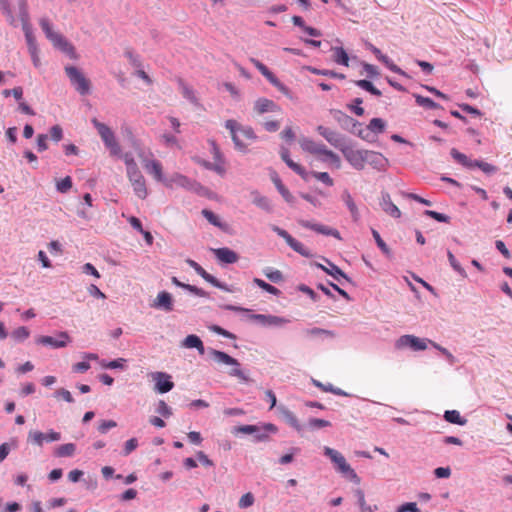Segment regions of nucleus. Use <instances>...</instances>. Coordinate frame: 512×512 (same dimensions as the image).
<instances>
[{
    "mask_svg": "<svg viewBox=\"0 0 512 512\" xmlns=\"http://www.w3.org/2000/svg\"><path fill=\"white\" fill-rule=\"evenodd\" d=\"M259 431V427L256 425H242L238 426L234 429V433H242V434H253Z\"/></svg>",
    "mask_w": 512,
    "mask_h": 512,
    "instance_id": "e2e57ef3",
    "label": "nucleus"
},
{
    "mask_svg": "<svg viewBox=\"0 0 512 512\" xmlns=\"http://www.w3.org/2000/svg\"><path fill=\"white\" fill-rule=\"evenodd\" d=\"M76 451V446L75 444L73 443H66V444H63V445H60L57 449H56V456L58 457H69V456H72Z\"/></svg>",
    "mask_w": 512,
    "mask_h": 512,
    "instance_id": "e433bc0d",
    "label": "nucleus"
},
{
    "mask_svg": "<svg viewBox=\"0 0 512 512\" xmlns=\"http://www.w3.org/2000/svg\"><path fill=\"white\" fill-rule=\"evenodd\" d=\"M328 264H329V267H325L323 266L322 264H317V267L321 268L322 270H324L327 274H329L330 276H332L335 280L339 281L340 278H345L347 279V276L345 275V273L338 267L336 266L335 264L327 261Z\"/></svg>",
    "mask_w": 512,
    "mask_h": 512,
    "instance_id": "7c9ffc66",
    "label": "nucleus"
},
{
    "mask_svg": "<svg viewBox=\"0 0 512 512\" xmlns=\"http://www.w3.org/2000/svg\"><path fill=\"white\" fill-rule=\"evenodd\" d=\"M357 86H359L360 88L370 92L371 94L375 95V96H381L382 93L379 89H377L370 81L368 80H358L355 82Z\"/></svg>",
    "mask_w": 512,
    "mask_h": 512,
    "instance_id": "a18cd8bd",
    "label": "nucleus"
},
{
    "mask_svg": "<svg viewBox=\"0 0 512 512\" xmlns=\"http://www.w3.org/2000/svg\"><path fill=\"white\" fill-rule=\"evenodd\" d=\"M300 146L304 151H307L314 155H323L331 160L337 168L340 167V158L333 151L328 150L325 145L317 144L313 140L303 138L300 140Z\"/></svg>",
    "mask_w": 512,
    "mask_h": 512,
    "instance_id": "0eeeda50",
    "label": "nucleus"
},
{
    "mask_svg": "<svg viewBox=\"0 0 512 512\" xmlns=\"http://www.w3.org/2000/svg\"><path fill=\"white\" fill-rule=\"evenodd\" d=\"M253 318L262 324L269 326H281L288 323L287 319L274 315L255 314L253 315Z\"/></svg>",
    "mask_w": 512,
    "mask_h": 512,
    "instance_id": "a878e982",
    "label": "nucleus"
},
{
    "mask_svg": "<svg viewBox=\"0 0 512 512\" xmlns=\"http://www.w3.org/2000/svg\"><path fill=\"white\" fill-rule=\"evenodd\" d=\"M91 123L97 130L100 138L102 139L105 147L109 150L111 156L120 155V145L116 140L114 132L106 124L98 121L96 118L91 120Z\"/></svg>",
    "mask_w": 512,
    "mask_h": 512,
    "instance_id": "39448f33",
    "label": "nucleus"
},
{
    "mask_svg": "<svg viewBox=\"0 0 512 512\" xmlns=\"http://www.w3.org/2000/svg\"><path fill=\"white\" fill-rule=\"evenodd\" d=\"M253 282L258 286L260 287L261 289H263L264 291L272 294V295H279L280 294V290L278 288H276L275 286L271 285V284H268L267 282H265L264 280L260 279V278H254L253 279Z\"/></svg>",
    "mask_w": 512,
    "mask_h": 512,
    "instance_id": "a19ab883",
    "label": "nucleus"
},
{
    "mask_svg": "<svg viewBox=\"0 0 512 512\" xmlns=\"http://www.w3.org/2000/svg\"><path fill=\"white\" fill-rule=\"evenodd\" d=\"M210 355L218 363L233 366V368L229 371L230 376L237 377L241 382L244 383L251 382V378L248 376V374L240 369V364L237 359L231 357L225 352L215 349L210 350Z\"/></svg>",
    "mask_w": 512,
    "mask_h": 512,
    "instance_id": "20e7f679",
    "label": "nucleus"
},
{
    "mask_svg": "<svg viewBox=\"0 0 512 512\" xmlns=\"http://www.w3.org/2000/svg\"><path fill=\"white\" fill-rule=\"evenodd\" d=\"M0 11L7 17L11 25H15V19L10 8L9 0H0Z\"/></svg>",
    "mask_w": 512,
    "mask_h": 512,
    "instance_id": "09e8293b",
    "label": "nucleus"
},
{
    "mask_svg": "<svg viewBox=\"0 0 512 512\" xmlns=\"http://www.w3.org/2000/svg\"><path fill=\"white\" fill-rule=\"evenodd\" d=\"M254 110L258 114L266 112H280V107L272 100L267 98H259L255 101Z\"/></svg>",
    "mask_w": 512,
    "mask_h": 512,
    "instance_id": "aec40b11",
    "label": "nucleus"
},
{
    "mask_svg": "<svg viewBox=\"0 0 512 512\" xmlns=\"http://www.w3.org/2000/svg\"><path fill=\"white\" fill-rule=\"evenodd\" d=\"M278 411H279L280 416L282 417V419L287 424H289L291 427H293L297 431H301L302 430V426L300 425L296 415L292 411H290L288 408H286L284 406H279L278 407Z\"/></svg>",
    "mask_w": 512,
    "mask_h": 512,
    "instance_id": "393cba45",
    "label": "nucleus"
},
{
    "mask_svg": "<svg viewBox=\"0 0 512 512\" xmlns=\"http://www.w3.org/2000/svg\"><path fill=\"white\" fill-rule=\"evenodd\" d=\"M265 276L272 282L277 283L283 280L282 272L267 268L264 270Z\"/></svg>",
    "mask_w": 512,
    "mask_h": 512,
    "instance_id": "864d4df0",
    "label": "nucleus"
},
{
    "mask_svg": "<svg viewBox=\"0 0 512 512\" xmlns=\"http://www.w3.org/2000/svg\"><path fill=\"white\" fill-rule=\"evenodd\" d=\"M252 195H253V203L255 205H257L258 207H260L268 212L271 211L272 207H271V204H270V201L268 200V198L260 195L257 191L252 192Z\"/></svg>",
    "mask_w": 512,
    "mask_h": 512,
    "instance_id": "c9c22d12",
    "label": "nucleus"
},
{
    "mask_svg": "<svg viewBox=\"0 0 512 512\" xmlns=\"http://www.w3.org/2000/svg\"><path fill=\"white\" fill-rule=\"evenodd\" d=\"M216 258L223 263L232 264L238 261V255L236 252L229 248H217L212 250Z\"/></svg>",
    "mask_w": 512,
    "mask_h": 512,
    "instance_id": "5701e85b",
    "label": "nucleus"
},
{
    "mask_svg": "<svg viewBox=\"0 0 512 512\" xmlns=\"http://www.w3.org/2000/svg\"><path fill=\"white\" fill-rule=\"evenodd\" d=\"M474 167H478L485 173H493L497 170V168L495 166H493L487 162L478 161V160L474 161Z\"/></svg>",
    "mask_w": 512,
    "mask_h": 512,
    "instance_id": "69168bd1",
    "label": "nucleus"
},
{
    "mask_svg": "<svg viewBox=\"0 0 512 512\" xmlns=\"http://www.w3.org/2000/svg\"><path fill=\"white\" fill-rule=\"evenodd\" d=\"M225 127L230 131L234 145L239 151L245 152L248 145L256 139V135L251 127L242 126L236 120H227Z\"/></svg>",
    "mask_w": 512,
    "mask_h": 512,
    "instance_id": "f257e3e1",
    "label": "nucleus"
},
{
    "mask_svg": "<svg viewBox=\"0 0 512 512\" xmlns=\"http://www.w3.org/2000/svg\"><path fill=\"white\" fill-rule=\"evenodd\" d=\"M284 162L287 164V166L290 169H292L295 173H297L302 179H304V180L308 179L309 174L306 172V170L301 165L294 162L291 158H289L288 160H286Z\"/></svg>",
    "mask_w": 512,
    "mask_h": 512,
    "instance_id": "79ce46f5",
    "label": "nucleus"
},
{
    "mask_svg": "<svg viewBox=\"0 0 512 512\" xmlns=\"http://www.w3.org/2000/svg\"><path fill=\"white\" fill-rule=\"evenodd\" d=\"M118 157H120L126 165V174H128L130 172H134L139 169L132 153L127 152V153L122 154L120 152V155Z\"/></svg>",
    "mask_w": 512,
    "mask_h": 512,
    "instance_id": "473e14b6",
    "label": "nucleus"
},
{
    "mask_svg": "<svg viewBox=\"0 0 512 512\" xmlns=\"http://www.w3.org/2000/svg\"><path fill=\"white\" fill-rule=\"evenodd\" d=\"M171 375L165 372H153L151 373V379L155 383V390L161 394L167 393L173 389L174 383L171 380Z\"/></svg>",
    "mask_w": 512,
    "mask_h": 512,
    "instance_id": "ddd939ff",
    "label": "nucleus"
},
{
    "mask_svg": "<svg viewBox=\"0 0 512 512\" xmlns=\"http://www.w3.org/2000/svg\"><path fill=\"white\" fill-rule=\"evenodd\" d=\"M11 336L17 341H24L30 336V331L26 327L21 326L16 328Z\"/></svg>",
    "mask_w": 512,
    "mask_h": 512,
    "instance_id": "3c124183",
    "label": "nucleus"
},
{
    "mask_svg": "<svg viewBox=\"0 0 512 512\" xmlns=\"http://www.w3.org/2000/svg\"><path fill=\"white\" fill-rule=\"evenodd\" d=\"M40 26L45 33L46 37L51 41L53 46L59 50H61L63 53L68 55L71 59H76L77 54L75 51L74 46L67 41L64 36H62L60 33H57L53 30L52 25L50 21L47 18L40 19Z\"/></svg>",
    "mask_w": 512,
    "mask_h": 512,
    "instance_id": "f03ea898",
    "label": "nucleus"
},
{
    "mask_svg": "<svg viewBox=\"0 0 512 512\" xmlns=\"http://www.w3.org/2000/svg\"><path fill=\"white\" fill-rule=\"evenodd\" d=\"M250 61L259 70V72L276 88L282 92H286L287 88L277 79V77L259 60L251 58Z\"/></svg>",
    "mask_w": 512,
    "mask_h": 512,
    "instance_id": "2eb2a0df",
    "label": "nucleus"
},
{
    "mask_svg": "<svg viewBox=\"0 0 512 512\" xmlns=\"http://www.w3.org/2000/svg\"><path fill=\"white\" fill-rule=\"evenodd\" d=\"M363 100L361 98H355L353 100V105H350L349 108L357 115L362 116L364 114V109L361 107Z\"/></svg>",
    "mask_w": 512,
    "mask_h": 512,
    "instance_id": "338daca9",
    "label": "nucleus"
},
{
    "mask_svg": "<svg viewBox=\"0 0 512 512\" xmlns=\"http://www.w3.org/2000/svg\"><path fill=\"white\" fill-rule=\"evenodd\" d=\"M152 306L157 309H163L166 312L173 310V299L169 292L161 291L155 298Z\"/></svg>",
    "mask_w": 512,
    "mask_h": 512,
    "instance_id": "6ab92c4d",
    "label": "nucleus"
},
{
    "mask_svg": "<svg viewBox=\"0 0 512 512\" xmlns=\"http://www.w3.org/2000/svg\"><path fill=\"white\" fill-rule=\"evenodd\" d=\"M311 175L316 178L317 180L323 182L324 184H326L327 186H333L334 185V181L333 179L329 176V174L327 172H312Z\"/></svg>",
    "mask_w": 512,
    "mask_h": 512,
    "instance_id": "5fc2aeb1",
    "label": "nucleus"
},
{
    "mask_svg": "<svg viewBox=\"0 0 512 512\" xmlns=\"http://www.w3.org/2000/svg\"><path fill=\"white\" fill-rule=\"evenodd\" d=\"M286 243L297 253L301 254L305 257H310L311 254L309 253V250L298 240L290 236V238L286 241Z\"/></svg>",
    "mask_w": 512,
    "mask_h": 512,
    "instance_id": "72a5a7b5",
    "label": "nucleus"
},
{
    "mask_svg": "<svg viewBox=\"0 0 512 512\" xmlns=\"http://www.w3.org/2000/svg\"><path fill=\"white\" fill-rule=\"evenodd\" d=\"M370 50L372 53L376 56V58L381 61L388 69H390L392 72L400 74L402 76H407V74L396 64H394L390 58L386 55H384L380 49L373 46L372 44L369 45Z\"/></svg>",
    "mask_w": 512,
    "mask_h": 512,
    "instance_id": "f3484780",
    "label": "nucleus"
},
{
    "mask_svg": "<svg viewBox=\"0 0 512 512\" xmlns=\"http://www.w3.org/2000/svg\"><path fill=\"white\" fill-rule=\"evenodd\" d=\"M254 496L252 493L248 492L242 495L240 498L238 505L240 508H248L254 504Z\"/></svg>",
    "mask_w": 512,
    "mask_h": 512,
    "instance_id": "13d9d810",
    "label": "nucleus"
},
{
    "mask_svg": "<svg viewBox=\"0 0 512 512\" xmlns=\"http://www.w3.org/2000/svg\"><path fill=\"white\" fill-rule=\"evenodd\" d=\"M305 334L307 336H312V337H316V336H321V335H325L327 337H334L335 334L330 331V330H326V329H322V328H311V329H307L305 331Z\"/></svg>",
    "mask_w": 512,
    "mask_h": 512,
    "instance_id": "603ef678",
    "label": "nucleus"
},
{
    "mask_svg": "<svg viewBox=\"0 0 512 512\" xmlns=\"http://www.w3.org/2000/svg\"><path fill=\"white\" fill-rule=\"evenodd\" d=\"M380 206L385 213L390 215L393 218H400L401 211L400 209L392 202L390 195L388 193H383Z\"/></svg>",
    "mask_w": 512,
    "mask_h": 512,
    "instance_id": "4be33fe9",
    "label": "nucleus"
},
{
    "mask_svg": "<svg viewBox=\"0 0 512 512\" xmlns=\"http://www.w3.org/2000/svg\"><path fill=\"white\" fill-rule=\"evenodd\" d=\"M385 162L386 159L381 153L367 150L365 164L368 163L377 169H382L385 165Z\"/></svg>",
    "mask_w": 512,
    "mask_h": 512,
    "instance_id": "cd10ccee",
    "label": "nucleus"
},
{
    "mask_svg": "<svg viewBox=\"0 0 512 512\" xmlns=\"http://www.w3.org/2000/svg\"><path fill=\"white\" fill-rule=\"evenodd\" d=\"M272 181L273 183L275 184L277 190L279 191V193L282 195V197L287 201V202H291L292 201V195L291 193L289 192V190L283 185L282 181L278 178V176L276 175L275 177L272 178Z\"/></svg>",
    "mask_w": 512,
    "mask_h": 512,
    "instance_id": "58836bf2",
    "label": "nucleus"
},
{
    "mask_svg": "<svg viewBox=\"0 0 512 512\" xmlns=\"http://www.w3.org/2000/svg\"><path fill=\"white\" fill-rule=\"evenodd\" d=\"M341 198H342L343 202L346 204L347 208L349 209L353 221L358 222L360 219V213H359L358 207H357L356 203L354 202L351 194L345 190L342 193Z\"/></svg>",
    "mask_w": 512,
    "mask_h": 512,
    "instance_id": "bb28decb",
    "label": "nucleus"
},
{
    "mask_svg": "<svg viewBox=\"0 0 512 512\" xmlns=\"http://www.w3.org/2000/svg\"><path fill=\"white\" fill-rule=\"evenodd\" d=\"M428 339L416 337L414 335H403L396 340L395 347L397 349L411 348L414 351H423L429 344Z\"/></svg>",
    "mask_w": 512,
    "mask_h": 512,
    "instance_id": "1a4fd4ad",
    "label": "nucleus"
},
{
    "mask_svg": "<svg viewBox=\"0 0 512 512\" xmlns=\"http://www.w3.org/2000/svg\"><path fill=\"white\" fill-rule=\"evenodd\" d=\"M299 224L302 227L311 229V230H313V231H315L317 233H320V234H323V235H327V236H333V237H335L337 239H341L339 231L336 230V229L330 228L328 226L321 225V224L311 223V222L305 221V220H300Z\"/></svg>",
    "mask_w": 512,
    "mask_h": 512,
    "instance_id": "dca6fc26",
    "label": "nucleus"
},
{
    "mask_svg": "<svg viewBox=\"0 0 512 512\" xmlns=\"http://www.w3.org/2000/svg\"><path fill=\"white\" fill-rule=\"evenodd\" d=\"M308 425L312 429H320L323 427H328L331 425V423L324 419H318V418H311L308 422Z\"/></svg>",
    "mask_w": 512,
    "mask_h": 512,
    "instance_id": "680f3d73",
    "label": "nucleus"
},
{
    "mask_svg": "<svg viewBox=\"0 0 512 512\" xmlns=\"http://www.w3.org/2000/svg\"><path fill=\"white\" fill-rule=\"evenodd\" d=\"M61 438V434L59 432L50 431L47 434H44L40 431H30L28 434V440L34 443L37 446H42L44 441L54 442L58 441Z\"/></svg>",
    "mask_w": 512,
    "mask_h": 512,
    "instance_id": "4468645a",
    "label": "nucleus"
},
{
    "mask_svg": "<svg viewBox=\"0 0 512 512\" xmlns=\"http://www.w3.org/2000/svg\"><path fill=\"white\" fill-rule=\"evenodd\" d=\"M372 235L376 241L377 246L381 249V251L387 256L391 255V251L387 244L382 240L380 234L375 229H372Z\"/></svg>",
    "mask_w": 512,
    "mask_h": 512,
    "instance_id": "8fccbe9b",
    "label": "nucleus"
},
{
    "mask_svg": "<svg viewBox=\"0 0 512 512\" xmlns=\"http://www.w3.org/2000/svg\"><path fill=\"white\" fill-rule=\"evenodd\" d=\"M324 454L330 458L340 473L346 475L355 483L360 482V478L357 476L355 471L347 463L345 457L340 452L330 447H324Z\"/></svg>",
    "mask_w": 512,
    "mask_h": 512,
    "instance_id": "423d86ee",
    "label": "nucleus"
},
{
    "mask_svg": "<svg viewBox=\"0 0 512 512\" xmlns=\"http://www.w3.org/2000/svg\"><path fill=\"white\" fill-rule=\"evenodd\" d=\"M22 28H23V31L25 33V37H26V41H27L28 47L37 45L35 37H34V35L32 33L31 26L25 24L24 26H22Z\"/></svg>",
    "mask_w": 512,
    "mask_h": 512,
    "instance_id": "0e129e2a",
    "label": "nucleus"
},
{
    "mask_svg": "<svg viewBox=\"0 0 512 512\" xmlns=\"http://www.w3.org/2000/svg\"><path fill=\"white\" fill-rule=\"evenodd\" d=\"M284 162L287 164V166L290 169H292L295 173H297L302 179H304V180L308 179L309 174L306 172V170L301 165L294 162L291 158H289L288 160H286Z\"/></svg>",
    "mask_w": 512,
    "mask_h": 512,
    "instance_id": "37998d69",
    "label": "nucleus"
},
{
    "mask_svg": "<svg viewBox=\"0 0 512 512\" xmlns=\"http://www.w3.org/2000/svg\"><path fill=\"white\" fill-rule=\"evenodd\" d=\"M182 345L186 348H195L198 350V352L200 354H204V352H205L203 342L197 335H194V334L188 335L183 340Z\"/></svg>",
    "mask_w": 512,
    "mask_h": 512,
    "instance_id": "c85d7f7f",
    "label": "nucleus"
},
{
    "mask_svg": "<svg viewBox=\"0 0 512 512\" xmlns=\"http://www.w3.org/2000/svg\"><path fill=\"white\" fill-rule=\"evenodd\" d=\"M70 342L71 338L67 332H59L56 338L52 336H39L36 338V343L53 348L66 347Z\"/></svg>",
    "mask_w": 512,
    "mask_h": 512,
    "instance_id": "f8f14e48",
    "label": "nucleus"
},
{
    "mask_svg": "<svg viewBox=\"0 0 512 512\" xmlns=\"http://www.w3.org/2000/svg\"><path fill=\"white\" fill-rule=\"evenodd\" d=\"M397 512H420V511L417 508L416 503L410 502V503L401 505L398 508Z\"/></svg>",
    "mask_w": 512,
    "mask_h": 512,
    "instance_id": "774afa93",
    "label": "nucleus"
},
{
    "mask_svg": "<svg viewBox=\"0 0 512 512\" xmlns=\"http://www.w3.org/2000/svg\"><path fill=\"white\" fill-rule=\"evenodd\" d=\"M341 151L345 159L357 170L365 167L367 150H355L351 147H342Z\"/></svg>",
    "mask_w": 512,
    "mask_h": 512,
    "instance_id": "9b49d317",
    "label": "nucleus"
},
{
    "mask_svg": "<svg viewBox=\"0 0 512 512\" xmlns=\"http://www.w3.org/2000/svg\"><path fill=\"white\" fill-rule=\"evenodd\" d=\"M333 52H334V61L337 62L338 64H342L344 66H348L349 65V57H348V54L346 53V51L342 48V47H335L333 48Z\"/></svg>",
    "mask_w": 512,
    "mask_h": 512,
    "instance_id": "4c0bfd02",
    "label": "nucleus"
},
{
    "mask_svg": "<svg viewBox=\"0 0 512 512\" xmlns=\"http://www.w3.org/2000/svg\"><path fill=\"white\" fill-rule=\"evenodd\" d=\"M202 215L207 219L209 223L216 227H221V222L217 215L208 209L202 210Z\"/></svg>",
    "mask_w": 512,
    "mask_h": 512,
    "instance_id": "bf43d9fd",
    "label": "nucleus"
},
{
    "mask_svg": "<svg viewBox=\"0 0 512 512\" xmlns=\"http://www.w3.org/2000/svg\"><path fill=\"white\" fill-rule=\"evenodd\" d=\"M424 214L433 218L434 220H436L438 222L449 223V220H450L449 216L439 213V212H436V211H433V210H426L424 212Z\"/></svg>",
    "mask_w": 512,
    "mask_h": 512,
    "instance_id": "052dcab7",
    "label": "nucleus"
},
{
    "mask_svg": "<svg viewBox=\"0 0 512 512\" xmlns=\"http://www.w3.org/2000/svg\"><path fill=\"white\" fill-rule=\"evenodd\" d=\"M174 185L183 187L188 190H195L198 186V183L190 180L182 174H175L166 182V186L168 187H173Z\"/></svg>",
    "mask_w": 512,
    "mask_h": 512,
    "instance_id": "a211bd4d",
    "label": "nucleus"
},
{
    "mask_svg": "<svg viewBox=\"0 0 512 512\" xmlns=\"http://www.w3.org/2000/svg\"><path fill=\"white\" fill-rule=\"evenodd\" d=\"M415 100L419 106H422V107H425L428 109H438L440 107L432 99H430L428 97L421 96V95H415Z\"/></svg>",
    "mask_w": 512,
    "mask_h": 512,
    "instance_id": "49530a36",
    "label": "nucleus"
},
{
    "mask_svg": "<svg viewBox=\"0 0 512 512\" xmlns=\"http://www.w3.org/2000/svg\"><path fill=\"white\" fill-rule=\"evenodd\" d=\"M72 187V179L70 176H66L57 182V190L61 193H66Z\"/></svg>",
    "mask_w": 512,
    "mask_h": 512,
    "instance_id": "4d7b16f0",
    "label": "nucleus"
},
{
    "mask_svg": "<svg viewBox=\"0 0 512 512\" xmlns=\"http://www.w3.org/2000/svg\"><path fill=\"white\" fill-rule=\"evenodd\" d=\"M318 133L323 136L331 145H333L336 148H342L341 147V139L337 132L324 127L322 125L317 127Z\"/></svg>",
    "mask_w": 512,
    "mask_h": 512,
    "instance_id": "b1692460",
    "label": "nucleus"
},
{
    "mask_svg": "<svg viewBox=\"0 0 512 512\" xmlns=\"http://www.w3.org/2000/svg\"><path fill=\"white\" fill-rule=\"evenodd\" d=\"M126 175L136 196L142 200L145 199L148 196V189L140 169Z\"/></svg>",
    "mask_w": 512,
    "mask_h": 512,
    "instance_id": "9d476101",
    "label": "nucleus"
},
{
    "mask_svg": "<svg viewBox=\"0 0 512 512\" xmlns=\"http://www.w3.org/2000/svg\"><path fill=\"white\" fill-rule=\"evenodd\" d=\"M385 121L381 118H373L368 124V129L375 134H380L385 130Z\"/></svg>",
    "mask_w": 512,
    "mask_h": 512,
    "instance_id": "ea45409f",
    "label": "nucleus"
},
{
    "mask_svg": "<svg viewBox=\"0 0 512 512\" xmlns=\"http://www.w3.org/2000/svg\"><path fill=\"white\" fill-rule=\"evenodd\" d=\"M195 272L213 286L229 291V289L224 284L220 283L214 276L207 273L199 264L197 267H195Z\"/></svg>",
    "mask_w": 512,
    "mask_h": 512,
    "instance_id": "c756f323",
    "label": "nucleus"
},
{
    "mask_svg": "<svg viewBox=\"0 0 512 512\" xmlns=\"http://www.w3.org/2000/svg\"><path fill=\"white\" fill-rule=\"evenodd\" d=\"M447 256H448V260H449L451 267L457 273H459L463 278H466L467 273H466L465 269L460 265V263L457 261V259L455 258V256L452 254L451 251L447 252Z\"/></svg>",
    "mask_w": 512,
    "mask_h": 512,
    "instance_id": "de8ad7c7",
    "label": "nucleus"
},
{
    "mask_svg": "<svg viewBox=\"0 0 512 512\" xmlns=\"http://www.w3.org/2000/svg\"><path fill=\"white\" fill-rule=\"evenodd\" d=\"M65 72L75 89L82 95L90 91V81L74 66L65 67Z\"/></svg>",
    "mask_w": 512,
    "mask_h": 512,
    "instance_id": "6e6552de",
    "label": "nucleus"
},
{
    "mask_svg": "<svg viewBox=\"0 0 512 512\" xmlns=\"http://www.w3.org/2000/svg\"><path fill=\"white\" fill-rule=\"evenodd\" d=\"M142 163L147 172L152 174L155 180L160 182L164 180L162 165L159 161L154 159H142Z\"/></svg>",
    "mask_w": 512,
    "mask_h": 512,
    "instance_id": "412c9836",
    "label": "nucleus"
},
{
    "mask_svg": "<svg viewBox=\"0 0 512 512\" xmlns=\"http://www.w3.org/2000/svg\"><path fill=\"white\" fill-rule=\"evenodd\" d=\"M444 418L447 422L453 424L465 425L467 423V420L462 418L457 410L446 411L444 414Z\"/></svg>",
    "mask_w": 512,
    "mask_h": 512,
    "instance_id": "f704fd0d",
    "label": "nucleus"
},
{
    "mask_svg": "<svg viewBox=\"0 0 512 512\" xmlns=\"http://www.w3.org/2000/svg\"><path fill=\"white\" fill-rule=\"evenodd\" d=\"M178 84H179V87H180V90H181V93L183 94V96L186 98V99H189V100H193L194 99V92L192 90V88H190L184 81L183 79L179 78L178 79Z\"/></svg>",
    "mask_w": 512,
    "mask_h": 512,
    "instance_id": "6e6d98bb",
    "label": "nucleus"
},
{
    "mask_svg": "<svg viewBox=\"0 0 512 512\" xmlns=\"http://www.w3.org/2000/svg\"><path fill=\"white\" fill-rule=\"evenodd\" d=\"M450 154L453 157V159L457 161L459 164L467 168L474 167V161L470 160L465 154L459 152L457 149L452 148Z\"/></svg>",
    "mask_w": 512,
    "mask_h": 512,
    "instance_id": "2f4dec72",
    "label": "nucleus"
},
{
    "mask_svg": "<svg viewBox=\"0 0 512 512\" xmlns=\"http://www.w3.org/2000/svg\"><path fill=\"white\" fill-rule=\"evenodd\" d=\"M40 26L45 33L46 37L51 41L53 46L59 50H61L63 53L68 55L71 59H76L77 54L75 51L74 46L67 41L64 36H62L60 33H57L53 30L52 25L50 21L47 18L40 19Z\"/></svg>",
    "mask_w": 512,
    "mask_h": 512,
    "instance_id": "7ed1b4c3",
    "label": "nucleus"
},
{
    "mask_svg": "<svg viewBox=\"0 0 512 512\" xmlns=\"http://www.w3.org/2000/svg\"><path fill=\"white\" fill-rule=\"evenodd\" d=\"M355 496L357 497L361 512H374V509L367 505L364 492L361 489L355 490Z\"/></svg>",
    "mask_w": 512,
    "mask_h": 512,
    "instance_id": "c03bdc74",
    "label": "nucleus"
}]
</instances>
